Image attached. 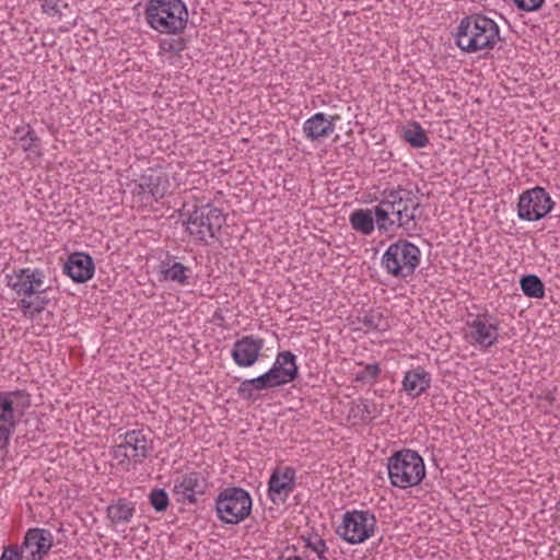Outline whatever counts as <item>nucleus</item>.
Here are the masks:
<instances>
[{
  "mask_svg": "<svg viewBox=\"0 0 560 560\" xmlns=\"http://www.w3.org/2000/svg\"><path fill=\"white\" fill-rule=\"evenodd\" d=\"M265 347V340L256 335H246L237 339L231 349V358L238 368L256 364Z\"/></svg>",
  "mask_w": 560,
  "mask_h": 560,
  "instance_id": "obj_18",
  "label": "nucleus"
},
{
  "mask_svg": "<svg viewBox=\"0 0 560 560\" xmlns=\"http://www.w3.org/2000/svg\"><path fill=\"white\" fill-rule=\"evenodd\" d=\"M214 503L218 520L223 524L236 525L250 515L253 499L241 487H228L219 492Z\"/></svg>",
  "mask_w": 560,
  "mask_h": 560,
  "instance_id": "obj_13",
  "label": "nucleus"
},
{
  "mask_svg": "<svg viewBox=\"0 0 560 560\" xmlns=\"http://www.w3.org/2000/svg\"><path fill=\"white\" fill-rule=\"evenodd\" d=\"M420 260V248L409 241L399 240L387 247L381 266L388 275L405 279L415 273Z\"/></svg>",
  "mask_w": 560,
  "mask_h": 560,
  "instance_id": "obj_11",
  "label": "nucleus"
},
{
  "mask_svg": "<svg viewBox=\"0 0 560 560\" xmlns=\"http://www.w3.org/2000/svg\"><path fill=\"white\" fill-rule=\"evenodd\" d=\"M144 20L159 34L179 35L188 24V8L184 0H147Z\"/></svg>",
  "mask_w": 560,
  "mask_h": 560,
  "instance_id": "obj_5",
  "label": "nucleus"
},
{
  "mask_svg": "<svg viewBox=\"0 0 560 560\" xmlns=\"http://www.w3.org/2000/svg\"><path fill=\"white\" fill-rule=\"evenodd\" d=\"M5 284L20 301L18 306L23 316L33 320L40 314L49 300L43 294L49 287L46 284V272L38 267H22L13 269L4 277Z\"/></svg>",
  "mask_w": 560,
  "mask_h": 560,
  "instance_id": "obj_2",
  "label": "nucleus"
},
{
  "mask_svg": "<svg viewBox=\"0 0 560 560\" xmlns=\"http://www.w3.org/2000/svg\"><path fill=\"white\" fill-rule=\"evenodd\" d=\"M170 189L168 174L162 168H149L132 185V205L138 209H153Z\"/></svg>",
  "mask_w": 560,
  "mask_h": 560,
  "instance_id": "obj_10",
  "label": "nucleus"
},
{
  "mask_svg": "<svg viewBox=\"0 0 560 560\" xmlns=\"http://www.w3.org/2000/svg\"><path fill=\"white\" fill-rule=\"evenodd\" d=\"M349 223L352 230L365 236H370L376 225L374 209H354L349 214Z\"/></svg>",
  "mask_w": 560,
  "mask_h": 560,
  "instance_id": "obj_26",
  "label": "nucleus"
},
{
  "mask_svg": "<svg viewBox=\"0 0 560 560\" xmlns=\"http://www.w3.org/2000/svg\"><path fill=\"white\" fill-rule=\"evenodd\" d=\"M13 141L30 156L33 155L36 159L43 156L39 138L30 125L16 126L13 130Z\"/></svg>",
  "mask_w": 560,
  "mask_h": 560,
  "instance_id": "obj_25",
  "label": "nucleus"
},
{
  "mask_svg": "<svg viewBox=\"0 0 560 560\" xmlns=\"http://www.w3.org/2000/svg\"><path fill=\"white\" fill-rule=\"evenodd\" d=\"M419 208L420 202L411 190L402 186L385 188L374 208L378 231L388 232L396 226L406 235L416 234Z\"/></svg>",
  "mask_w": 560,
  "mask_h": 560,
  "instance_id": "obj_1",
  "label": "nucleus"
},
{
  "mask_svg": "<svg viewBox=\"0 0 560 560\" xmlns=\"http://www.w3.org/2000/svg\"><path fill=\"white\" fill-rule=\"evenodd\" d=\"M555 201L540 186L525 189L517 199V218L521 221L535 222L546 218L553 209Z\"/></svg>",
  "mask_w": 560,
  "mask_h": 560,
  "instance_id": "obj_16",
  "label": "nucleus"
},
{
  "mask_svg": "<svg viewBox=\"0 0 560 560\" xmlns=\"http://www.w3.org/2000/svg\"><path fill=\"white\" fill-rule=\"evenodd\" d=\"M377 529V520L370 510L346 511L336 528L338 537L349 545H360L371 539Z\"/></svg>",
  "mask_w": 560,
  "mask_h": 560,
  "instance_id": "obj_12",
  "label": "nucleus"
},
{
  "mask_svg": "<svg viewBox=\"0 0 560 560\" xmlns=\"http://www.w3.org/2000/svg\"><path fill=\"white\" fill-rule=\"evenodd\" d=\"M402 136L406 142L417 149L425 148L429 143V138L424 129L417 121H413L407 128H405Z\"/></svg>",
  "mask_w": 560,
  "mask_h": 560,
  "instance_id": "obj_29",
  "label": "nucleus"
},
{
  "mask_svg": "<svg viewBox=\"0 0 560 560\" xmlns=\"http://www.w3.org/2000/svg\"><path fill=\"white\" fill-rule=\"evenodd\" d=\"M207 486V479L201 472L190 471L175 480L174 493L184 501L195 503L197 495L206 492Z\"/></svg>",
  "mask_w": 560,
  "mask_h": 560,
  "instance_id": "obj_23",
  "label": "nucleus"
},
{
  "mask_svg": "<svg viewBox=\"0 0 560 560\" xmlns=\"http://www.w3.org/2000/svg\"><path fill=\"white\" fill-rule=\"evenodd\" d=\"M283 560H306V559H304V557L301 555H295V556H289V557L284 558Z\"/></svg>",
  "mask_w": 560,
  "mask_h": 560,
  "instance_id": "obj_36",
  "label": "nucleus"
},
{
  "mask_svg": "<svg viewBox=\"0 0 560 560\" xmlns=\"http://www.w3.org/2000/svg\"><path fill=\"white\" fill-rule=\"evenodd\" d=\"M464 338L471 346L489 349L499 342L500 322L488 311L469 313L465 320Z\"/></svg>",
  "mask_w": 560,
  "mask_h": 560,
  "instance_id": "obj_15",
  "label": "nucleus"
},
{
  "mask_svg": "<svg viewBox=\"0 0 560 560\" xmlns=\"http://www.w3.org/2000/svg\"><path fill=\"white\" fill-rule=\"evenodd\" d=\"M191 268L183 265L170 253H165L156 266L158 279L161 282H172L180 287L190 284Z\"/></svg>",
  "mask_w": 560,
  "mask_h": 560,
  "instance_id": "obj_19",
  "label": "nucleus"
},
{
  "mask_svg": "<svg viewBox=\"0 0 560 560\" xmlns=\"http://www.w3.org/2000/svg\"><path fill=\"white\" fill-rule=\"evenodd\" d=\"M121 441L112 447L113 466L121 471H130L142 464L152 451V441L143 429H133L119 434Z\"/></svg>",
  "mask_w": 560,
  "mask_h": 560,
  "instance_id": "obj_6",
  "label": "nucleus"
},
{
  "mask_svg": "<svg viewBox=\"0 0 560 560\" xmlns=\"http://www.w3.org/2000/svg\"><path fill=\"white\" fill-rule=\"evenodd\" d=\"M338 119L337 115L329 116L322 112L315 113L303 122L302 131L305 139L315 142L329 137L335 132Z\"/></svg>",
  "mask_w": 560,
  "mask_h": 560,
  "instance_id": "obj_21",
  "label": "nucleus"
},
{
  "mask_svg": "<svg viewBox=\"0 0 560 560\" xmlns=\"http://www.w3.org/2000/svg\"><path fill=\"white\" fill-rule=\"evenodd\" d=\"M223 211L212 203L195 206L184 220L185 230L195 242L207 244L225 224Z\"/></svg>",
  "mask_w": 560,
  "mask_h": 560,
  "instance_id": "obj_9",
  "label": "nucleus"
},
{
  "mask_svg": "<svg viewBox=\"0 0 560 560\" xmlns=\"http://www.w3.org/2000/svg\"><path fill=\"white\" fill-rule=\"evenodd\" d=\"M305 552L313 553L318 560H330L331 555L326 540L318 534H312L302 538Z\"/></svg>",
  "mask_w": 560,
  "mask_h": 560,
  "instance_id": "obj_28",
  "label": "nucleus"
},
{
  "mask_svg": "<svg viewBox=\"0 0 560 560\" xmlns=\"http://www.w3.org/2000/svg\"><path fill=\"white\" fill-rule=\"evenodd\" d=\"M54 545V536L45 528H30L21 547L9 545L3 548L0 560H44Z\"/></svg>",
  "mask_w": 560,
  "mask_h": 560,
  "instance_id": "obj_14",
  "label": "nucleus"
},
{
  "mask_svg": "<svg viewBox=\"0 0 560 560\" xmlns=\"http://www.w3.org/2000/svg\"><path fill=\"white\" fill-rule=\"evenodd\" d=\"M160 48L165 51H178L182 49L178 42L171 39V40H163L160 44Z\"/></svg>",
  "mask_w": 560,
  "mask_h": 560,
  "instance_id": "obj_35",
  "label": "nucleus"
},
{
  "mask_svg": "<svg viewBox=\"0 0 560 560\" xmlns=\"http://www.w3.org/2000/svg\"><path fill=\"white\" fill-rule=\"evenodd\" d=\"M149 500L153 509L163 512L170 504L168 495L164 489H153L149 495Z\"/></svg>",
  "mask_w": 560,
  "mask_h": 560,
  "instance_id": "obj_32",
  "label": "nucleus"
},
{
  "mask_svg": "<svg viewBox=\"0 0 560 560\" xmlns=\"http://www.w3.org/2000/svg\"><path fill=\"white\" fill-rule=\"evenodd\" d=\"M517 9L525 12H534L540 9L545 0H513Z\"/></svg>",
  "mask_w": 560,
  "mask_h": 560,
  "instance_id": "obj_34",
  "label": "nucleus"
},
{
  "mask_svg": "<svg viewBox=\"0 0 560 560\" xmlns=\"http://www.w3.org/2000/svg\"><path fill=\"white\" fill-rule=\"evenodd\" d=\"M31 407V396L26 390H0V451L5 450Z\"/></svg>",
  "mask_w": 560,
  "mask_h": 560,
  "instance_id": "obj_8",
  "label": "nucleus"
},
{
  "mask_svg": "<svg viewBox=\"0 0 560 560\" xmlns=\"http://www.w3.org/2000/svg\"><path fill=\"white\" fill-rule=\"evenodd\" d=\"M521 289L524 295L532 299H542L545 296V284L536 275L524 276L521 281Z\"/></svg>",
  "mask_w": 560,
  "mask_h": 560,
  "instance_id": "obj_30",
  "label": "nucleus"
},
{
  "mask_svg": "<svg viewBox=\"0 0 560 560\" xmlns=\"http://www.w3.org/2000/svg\"><path fill=\"white\" fill-rule=\"evenodd\" d=\"M39 2L44 14L57 20L62 19L61 0H39Z\"/></svg>",
  "mask_w": 560,
  "mask_h": 560,
  "instance_id": "obj_33",
  "label": "nucleus"
},
{
  "mask_svg": "<svg viewBox=\"0 0 560 560\" xmlns=\"http://www.w3.org/2000/svg\"><path fill=\"white\" fill-rule=\"evenodd\" d=\"M299 376L298 358L291 351L278 352L270 369L264 374L244 380L238 388V395L244 399H254L255 393L281 387L295 381Z\"/></svg>",
  "mask_w": 560,
  "mask_h": 560,
  "instance_id": "obj_4",
  "label": "nucleus"
},
{
  "mask_svg": "<svg viewBox=\"0 0 560 560\" xmlns=\"http://www.w3.org/2000/svg\"><path fill=\"white\" fill-rule=\"evenodd\" d=\"M454 38L456 46L467 54L492 50L501 39L500 26L483 13H472L459 21Z\"/></svg>",
  "mask_w": 560,
  "mask_h": 560,
  "instance_id": "obj_3",
  "label": "nucleus"
},
{
  "mask_svg": "<svg viewBox=\"0 0 560 560\" xmlns=\"http://www.w3.org/2000/svg\"><path fill=\"white\" fill-rule=\"evenodd\" d=\"M381 374V365L378 363L364 364L363 369L357 373L354 381L358 383L374 385Z\"/></svg>",
  "mask_w": 560,
  "mask_h": 560,
  "instance_id": "obj_31",
  "label": "nucleus"
},
{
  "mask_svg": "<svg viewBox=\"0 0 560 560\" xmlns=\"http://www.w3.org/2000/svg\"><path fill=\"white\" fill-rule=\"evenodd\" d=\"M388 479L393 487L405 490L421 483L425 477L423 458L412 450H400L387 459Z\"/></svg>",
  "mask_w": 560,
  "mask_h": 560,
  "instance_id": "obj_7",
  "label": "nucleus"
},
{
  "mask_svg": "<svg viewBox=\"0 0 560 560\" xmlns=\"http://www.w3.org/2000/svg\"><path fill=\"white\" fill-rule=\"evenodd\" d=\"M65 273L77 283H84L93 278L95 265L92 257L84 252L69 255L63 266Z\"/></svg>",
  "mask_w": 560,
  "mask_h": 560,
  "instance_id": "obj_22",
  "label": "nucleus"
},
{
  "mask_svg": "<svg viewBox=\"0 0 560 560\" xmlns=\"http://www.w3.org/2000/svg\"><path fill=\"white\" fill-rule=\"evenodd\" d=\"M359 326L357 330H362L366 334L373 331H386L389 328V323L380 311H369L358 318Z\"/></svg>",
  "mask_w": 560,
  "mask_h": 560,
  "instance_id": "obj_27",
  "label": "nucleus"
},
{
  "mask_svg": "<svg viewBox=\"0 0 560 560\" xmlns=\"http://www.w3.org/2000/svg\"><path fill=\"white\" fill-rule=\"evenodd\" d=\"M135 513L136 504L133 502L124 498L113 501L106 508L107 526L125 537L127 526L132 521Z\"/></svg>",
  "mask_w": 560,
  "mask_h": 560,
  "instance_id": "obj_20",
  "label": "nucleus"
},
{
  "mask_svg": "<svg viewBox=\"0 0 560 560\" xmlns=\"http://www.w3.org/2000/svg\"><path fill=\"white\" fill-rule=\"evenodd\" d=\"M432 376L422 366H417L405 372L401 381V389L407 397L415 399L425 394L431 387Z\"/></svg>",
  "mask_w": 560,
  "mask_h": 560,
  "instance_id": "obj_24",
  "label": "nucleus"
},
{
  "mask_svg": "<svg viewBox=\"0 0 560 560\" xmlns=\"http://www.w3.org/2000/svg\"><path fill=\"white\" fill-rule=\"evenodd\" d=\"M296 486V470L291 466H278L268 480V498L273 504H283Z\"/></svg>",
  "mask_w": 560,
  "mask_h": 560,
  "instance_id": "obj_17",
  "label": "nucleus"
}]
</instances>
